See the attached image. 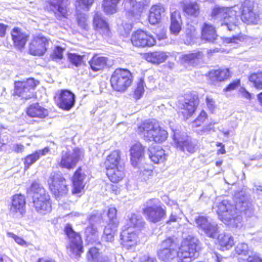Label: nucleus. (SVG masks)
<instances>
[{
  "label": "nucleus",
  "mask_w": 262,
  "mask_h": 262,
  "mask_svg": "<svg viewBox=\"0 0 262 262\" xmlns=\"http://www.w3.org/2000/svg\"><path fill=\"white\" fill-rule=\"evenodd\" d=\"M177 244L172 237H168L162 241L161 247L157 251L158 258L163 262H171L174 258L177 262H188L198 257L199 247L194 239H185L178 251Z\"/></svg>",
  "instance_id": "1"
},
{
  "label": "nucleus",
  "mask_w": 262,
  "mask_h": 262,
  "mask_svg": "<svg viewBox=\"0 0 262 262\" xmlns=\"http://www.w3.org/2000/svg\"><path fill=\"white\" fill-rule=\"evenodd\" d=\"M49 151L50 148L48 147H45L26 156L23 160L24 170H27L32 165L39 159L40 156H45Z\"/></svg>",
  "instance_id": "31"
},
{
  "label": "nucleus",
  "mask_w": 262,
  "mask_h": 262,
  "mask_svg": "<svg viewBox=\"0 0 262 262\" xmlns=\"http://www.w3.org/2000/svg\"><path fill=\"white\" fill-rule=\"evenodd\" d=\"M14 47L19 50L24 49L29 41L30 35L22 28L14 27L10 32Z\"/></svg>",
  "instance_id": "20"
},
{
  "label": "nucleus",
  "mask_w": 262,
  "mask_h": 262,
  "mask_svg": "<svg viewBox=\"0 0 262 262\" xmlns=\"http://www.w3.org/2000/svg\"><path fill=\"white\" fill-rule=\"evenodd\" d=\"M241 79H236L230 82L224 89V92L234 91L241 85Z\"/></svg>",
  "instance_id": "53"
},
{
  "label": "nucleus",
  "mask_w": 262,
  "mask_h": 262,
  "mask_svg": "<svg viewBox=\"0 0 262 262\" xmlns=\"http://www.w3.org/2000/svg\"><path fill=\"white\" fill-rule=\"evenodd\" d=\"M196 33V28L191 25H187V27L186 29V35L187 37L191 39L193 38Z\"/></svg>",
  "instance_id": "56"
},
{
  "label": "nucleus",
  "mask_w": 262,
  "mask_h": 262,
  "mask_svg": "<svg viewBox=\"0 0 262 262\" xmlns=\"http://www.w3.org/2000/svg\"><path fill=\"white\" fill-rule=\"evenodd\" d=\"M133 82V74L126 68H117L110 76V85L115 92H125L132 85Z\"/></svg>",
  "instance_id": "7"
},
{
  "label": "nucleus",
  "mask_w": 262,
  "mask_h": 262,
  "mask_svg": "<svg viewBox=\"0 0 262 262\" xmlns=\"http://www.w3.org/2000/svg\"><path fill=\"white\" fill-rule=\"evenodd\" d=\"M206 103L207 107L209 110L212 111L215 108V102L214 100L210 96H207L206 97Z\"/></svg>",
  "instance_id": "58"
},
{
  "label": "nucleus",
  "mask_w": 262,
  "mask_h": 262,
  "mask_svg": "<svg viewBox=\"0 0 262 262\" xmlns=\"http://www.w3.org/2000/svg\"><path fill=\"white\" fill-rule=\"evenodd\" d=\"M199 95L194 92L187 93L184 95V101L180 103L178 114L184 120L192 117L196 113L200 104Z\"/></svg>",
  "instance_id": "11"
},
{
  "label": "nucleus",
  "mask_w": 262,
  "mask_h": 262,
  "mask_svg": "<svg viewBox=\"0 0 262 262\" xmlns=\"http://www.w3.org/2000/svg\"><path fill=\"white\" fill-rule=\"evenodd\" d=\"M63 231L69 241L67 249L75 258H79L84 251L81 235L79 232H76L70 223L66 224Z\"/></svg>",
  "instance_id": "9"
},
{
  "label": "nucleus",
  "mask_w": 262,
  "mask_h": 262,
  "mask_svg": "<svg viewBox=\"0 0 262 262\" xmlns=\"http://www.w3.org/2000/svg\"><path fill=\"white\" fill-rule=\"evenodd\" d=\"M97 229L93 225L87 226L85 229V234L86 239H94L97 237Z\"/></svg>",
  "instance_id": "50"
},
{
  "label": "nucleus",
  "mask_w": 262,
  "mask_h": 262,
  "mask_svg": "<svg viewBox=\"0 0 262 262\" xmlns=\"http://www.w3.org/2000/svg\"><path fill=\"white\" fill-rule=\"evenodd\" d=\"M239 94L241 95V96L248 99L250 100L252 98V95L245 88L242 87L239 89Z\"/></svg>",
  "instance_id": "59"
},
{
  "label": "nucleus",
  "mask_w": 262,
  "mask_h": 262,
  "mask_svg": "<svg viewBox=\"0 0 262 262\" xmlns=\"http://www.w3.org/2000/svg\"><path fill=\"white\" fill-rule=\"evenodd\" d=\"M32 192L33 207L39 214L45 215L52 211L51 196L45 189L36 182L30 186Z\"/></svg>",
  "instance_id": "3"
},
{
  "label": "nucleus",
  "mask_w": 262,
  "mask_h": 262,
  "mask_svg": "<svg viewBox=\"0 0 262 262\" xmlns=\"http://www.w3.org/2000/svg\"><path fill=\"white\" fill-rule=\"evenodd\" d=\"M158 199L151 198L148 200L142 212L145 219L150 223L157 224L164 219L167 216L166 207L160 204Z\"/></svg>",
  "instance_id": "4"
},
{
  "label": "nucleus",
  "mask_w": 262,
  "mask_h": 262,
  "mask_svg": "<svg viewBox=\"0 0 262 262\" xmlns=\"http://www.w3.org/2000/svg\"><path fill=\"white\" fill-rule=\"evenodd\" d=\"M136 131L147 142L162 143L168 137V133L163 127L159 123L149 120L141 122L137 126Z\"/></svg>",
  "instance_id": "2"
},
{
  "label": "nucleus",
  "mask_w": 262,
  "mask_h": 262,
  "mask_svg": "<svg viewBox=\"0 0 262 262\" xmlns=\"http://www.w3.org/2000/svg\"><path fill=\"white\" fill-rule=\"evenodd\" d=\"M39 83V80L32 77L15 81L12 96L25 100L35 98L36 96L35 90Z\"/></svg>",
  "instance_id": "8"
},
{
  "label": "nucleus",
  "mask_w": 262,
  "mask_h": 262,
  "mask_svg": "<svg viewBox=\"0 0 262 262\" xmlns=\"http://www.w3.org/2000/svg\"><path fill=\"white\" fill-rule=\"evenodd\" d=\"M216 146L217 147H220L221 148L217 150V154H225L226 153V150L225 148V145L221 143L217 142L216 144Z\"/></svg>",
  "instance_id": "63"
},
{
  "label": "nucleus",
  "mask_w": 262,
  "mask_h": 262,
  "mask_svg": "<svg viewBox=\"0 0 262 262\" xmlns=\"http://www.w3.org/2000/svg\"><path fill=\"white\" fill-rule=\"evenodd\" d=\"M121 161V152L120 150L115 149L112 151L105 158L103 165L105 169L115 168L121 166L120 163Z\"/></svg>",
  "instance_id": "32"
},
{
  "label": "nucleus",
  "mask_w": 262,
  "mask_h": 262,
  "mask_svg": "<svg viewBox=\"0 0 262 262\" xmlns=\"http://www.w3.org/2000/svg\"><path fill=\"white\" fill-rule=\"evenodd\" d=\"M82 157V152L78 148H74L73 152L63 150L61 152L60 160L57 163V167L62 169L73 170L81 161Z\"/></svg>",
  "instance_id": "12"
},
{
  "label": "nucleus",
  "mask_w": 262,
  "mask_h": 262,
  "mask_svg": "<svg viewBox=\"0 0 262 262\" xmlns=\"http://www.w3.org/2000/svg\"><path fill=\"white\" fill-rule=\"evenodd\" d=\"M64 51L65 48L59 46H55L51 54V58L53 60L62 59L63 58V52Z\"/></svg>",
  "instance_id": "49"
},
{
  "label": "nucleus",
  "mask_w": 262,
  "mask_h": 262,
  "mask_svg": "<svg viewBox=\"0 0 262 262\" xmlns=\"http://www.w3.org/2000/svg\"><path fill=\"white\" fill-rule=\"evenodd\" d=\"M100 250L96 247H92L89 248L86 254L87 262H100L99 257Z\"/></svg>",
  "instance_id": "47"
},
{
  "label": "nucleus",
  "mask_w": 262,
  "mask_h": 262,
  "mask_svg": "<svg viewBox=\"0 0 262 262\" xmlns=\"http://www.w3.org/2000/svg\"><path fill=\"white\" fill-rule=\"evenodd\" d=\"M105 174L108 180L114 184L119 183L125 177V172L122 166L106 169Z\"/></svg>",
  "instance_id": "33"
},
{
  "label": "nucleus",
  "mask_w": 262,
  "mask_h": 262,
  "mask_svg": "<svg viewBox=\"0 0 262 262\" xmlns=\"http://www.w3.org/2000/svg\"><path fill=\"white\" fill-rule=\"evenodd\" d=\"M182 10L188 16L197 17L200 13V7L196 2H181Z\"/></svg>",
  "instance_id": "34"
},
{
  "label": "nucleus",
  "mask_w": 262,
  "mask_h": 262,
  "mask_svg": "<svg viewBox=\"0 0 262 262\" xmlns=\"http://www.w3.org/2000/svg\"><path fill=\"white\" fill-rule=\"evenodd\" d=\"M137 230H133L132 227H129L121 231L120 236V244L123 248L131 250L139 244V237L136 233Z\"/></svg>",
  "instance_id": "18"
},
{
  "label": "nucleus",
  "mask_w": 262,
  "mask_h": 262,
  "mask_svg": "<svg viewBox=\"0 0 262 262\" xmlns=\"http://www.w3.org/2000/svg\"><path fill=\"white\" fill-rule=\"evenodd\" d=\"M121 0H102L101 9L106 15H112L118 12V5Z\"/></svg>",
  "instance_id": "39"
},
{
  "label": "nucleus",
  "mask_w": 262,
  "mask_h": 262,
  "mask_svg": "<svg viewBox=\"0 0 262 262\" xmlns=\"http://www.w3.org/2000/svg\"><path fill=\"white\" fill-rule=\"evenodd\" d=\"M177 220L178 217L177 216L173 213H171L169 216L168 219L166 221V223L167 225H170L172 223L176 222Z\"/></svg>",
  "instance_id": "64"
},
{
  "label": "nucleus",
  "mask_w": 262,
  "mask_h": 262,
  "mask_svg": "<svg viewBox=\"0 0 262 262\" xmlns=\"http://www.w3.org/2000/svg\"><path fill=\"white\" fill-rule=\"evenodd\" d=\"M197 227L203 231L209 237H213L217 232V228L209 222L206 216L199 215L195 219Z\"/></svg>",
  "instance_id": "29"
},
{
  "label": "nucleus",
  "mask_w": 262,
  "mask_h": 262,
  "mask_svg": "<svg viewBox=\"0 0 262 262\" xmlns=\"http://www.w3.org/2000/svg\"><path fill=\"white\" fill-rule=\"evenodd\" d=\"M248 254V250L243 245H237L234 249V255L236 256H247Z\"/></svg>",
  "instance_id": "55"
},
{
  "label": "nucleus",
  "mask_w": 262,
  "mask_h": 262,
  "mask_svg": "<svg viewBox=\"0 0 262 262\" xmlns=\"http://www.w3.org/2000/svg\"><path fill=\"white\" fill-rule=\"evenodd\" d=\"M182 21L181 13L176 10L170 13V30L174 35H178L182 29Z\"/></svg>",
  "instance_id": "38"
},
{
  "label": "nucleus",
  "mask_w": 262,
  "mask_h": 262,
  "mask_svg": "<svg viewBox=\"0 0 262 262\" xmlns=\"http://www.w3.org/2000/svg\"><path fill=\"white\" fill-rule=\"evenodd\" d=\"M107 57L95 54L89 61V63L93 71L98 72L103 71L107 67Z\"/></svg>",
  "instance_id": "36"
},
{
  "label": "nucleus",
  "mask_w": 262,
  "mask_h": 262,
  "mask_svg": "<svg viewBox=\"0 0 262 262\" xmlns=\"http://www.w3.org/2000/svg\"><path fill=\"white\" fill-rule=\"evenodd\" d=\"M212 18H219L222 26H226L228 30L231 31L233 27L238 25L239 17L238 11L234 7H214L211 12Z\"/></svg>",
  "instance_id": "5"
},
{
  "label": "nucleus",
  "mask_w": 262,
  "mask_h": 262,
  "mask_svg": "<svg viewBox=\"0 0 262 262\" xmlns=\"http://www.w3.org/2000/svg\"><path fill=\"white\" fill-rule=\"evenodd\" d=\"M232 76V72L230 68L225 67H219L209 70L206 76L211 83L226 81Z\"/></svg>",
  "instance_id": "21"
},
{
  "label": "nucleus",
  "mask_w": 262,
  "mask_h": 262,
  "mask_svg": "<svg viewBox=\"0 0 262 262\" xmlns=\"http://www.w3.org/2000/svg\"><path fill=\"white\" fill-rule=\"evenodd\" d=\"M248 80L256 90H262V70L250 73L248 76Z\"/></svg>",
  "instance_id": "42"
},
{
  "label": "nucleus",
  "mask_w": 262,
  "mask_h": 262,
  "mask_svg": "<svg viewBox=\"0 0 262 262\" xmlns=\"http://www.w3.org/2000/svg\"><path fill=\"white\" fill-rule=\"evenodd\" d=\"M130 41L132 45L137 48H149L156 43L154 36L141 29H137L132 32Z\"/></svg>",
  "instance_id": "14"
},
{
  "label": "nucleus",
  "mask_w": 262,
  "mask_h": 262,
  "mask_svg": "<svg viewBox=\"0 0 262 262\" xmlns=\"http://www.w3.org/2000/svg\"><path fill=\"white\" fill-rule=\"evenodd\" d=\"M208 115L204 110H202L196 116V117L192 121L191 127L193 129L201 127L200 132L204 133L214 130V125L215 123L210 122L205 125V124L208 120Z\"/></svg>",
  "instance_id": "24"
},
{
  "label": "nucleus",
  "mask_w": 262,
  "mask_h": 262,
  "mask_svg": "<svg viewBox=\"0 0 262 262\" xmlns=\"http://www.w3.org/2000/svg\"><path fill=\"white\" fill-rule=\"evenodd\" d=\"M122 6L127 18L140 17L146 9V5L137 0H123Z\"/></svg>",
  "instance_id": "17"
},
{
  "label": "nucleus",
  "mask_w": 262,
  "mask_h": 262,
  "mask_svg": "<svg viewBox=\"0 0 262 262\" xmlns=\"http://www.w3.org/2000/svg\"><path fill=\"white\" fill-rule=\"evenodd\" d=\"M10 212L13 214H19L23 216L26 212V198L25 195L19 193L11 196Z\"/></svg>",
  "instance_id": "23"
},
{
  "label": "nucleus",
  "mask_w": 262,
  "mask_h": 262,
  "mask_svg": "<svg viewBox=\"0 0 262 262\" xmlns=\"http://www.w3.org/2000/svg\"><path fill=\"white\" fill-rule=\"evenodd\" d=\"M67 57L69 62L76 67L85 64L84 55H81L76 53H68Z\"/></svg>",
  "instance_id": "44"
},
{
  "label": "nucleus",
  "mask_w": 262,
  "mask_h": 262,
  "mask_svg": "<svg viewBox=\"0 0 262 262\" xmlns=\"http://www.w3.org/2000/svg\"><path fill=\"white\" fill-rule=\"evenodd\" d=\"M85 11L75 10V21L82 29L87 30L89 27V15Z\"/></svg>",
  "instance_id": "43"
},
{
  "label": "nucleus",
  "mask_w": 262,
  "mask_h": 262,
  "mask_svg": "<svg viewBox=\"0 0 262 262\" xmlns=\"http://www.w3.org/2000/svg\"><path fill=\"white\" fill-rule=\"evenodd\" d=\"M165 12V8L160 4L153 5L149 11L148 21L151 25H155L160 22L162 14Z\"/></svg>",
  "instance_id": "35"
},
{
  "label": "nucleus",
  "mask_w": 262,
  "mask_h": 262,
  "mask_svg": "<svg viewBox=\"0 0 262 262\" xmlns=\"http://www.w3.org/2000/svg\"><path fill=\"white\" fill-rule=\"evenodd\" d=\"M93 27L94 30L102 36H108L111 34L109 24L98 12L95 13L93 18Z\"/></svg>",
  "instance_id": "26"
},
{
  "label": "nucleus",
  "mask_w": 262,
  "mask_h": 262,
  "mask_svg": "<svg viewBox=\"0 0 262 262\" xmlns=\"http://www.w3.org/2000/svg\"><path fill=\"white\" fill-rule=\"evenodd\" d=\"M182 149L183 151H187L189 153H194L195 152V146L192 144L185 141L182 145Z\"/></svg>",
  "instance_id": "57"
},
{
  "label": "nucleus",
  "mask_w": 262,
  "mask_h": 262,
  "mask_svg": "<svg viewBox=\"0 0 262 262\" xmlns=\"http://www.w3.org/2000/svg\"><path fill=\"white\" fill-rule=\"evenodd\" d=\"M217 245L222 251L229 250L234 245V238L229 234H221L217 237Z\"/></svg>",
  "instance_id": "41"
},
{
  "label": "nucleus",
  "mask_w": 262,
  "mask_h": 262,
  "mask_svg": "<svg viewBox=\"0 0 262 262\" xmlns=\"http://www.w3.org/2000/svg\"><path fill=\"white\" fill-rule=\"evenodd\" d=\"M241 19L247 25L257 24L259 14L254 12V6L250 2H244L240 8Z\"/></svg>",
  "instance_id": "19"
},
{
  "label": "nucleus",
  "mask_w": 262,
  "mask_h": 262,
  "mask_svg": "<svg viewBox=\"0 0 262 262\" xmlns=\"http://www.w3.org/2000/svg\"><path fill=\"white\" fill-rule=\"evenodd\" d=\"M57 173L51 174L48 180V188L51 194L55 198H60L66 195L69 192V185L67 184L65 178L56 177Z\"/></svg>",
  "instance_id": "13"
},
{
  "label": "nucleus",
  "mask_w": 262,
  "mask_h": 262,
  "mask_svg": "<svg viewBox=\"0 0 262 262\" xmlns=\"http://www.w3.org/2000/svg\"><path fill=\"white\" fill-rule=\"evenodd\" d=\"M57 106L63 111H70L75 105L76 96L70 90L62 89L58 91L54 96Z\"/></svg>",
  "instance_id": "16"
},
{
  "label": "nucleus",
  "mask_w": 262,
  "mask_h": 262,
  "mask_svg": "<svg viewBox=\"0 0 262 262\" xmlns=\"http://www.w3.org/2000/svg\"><path fill=\"white\" fill-rule=\"evenodd\" d=\"M144 93V86L143 82H140L134 92V98L135 100H137L140 99Z\"/></svg>",
  "instance_id": "52"
},
{
  "label": "nucleus",
  "mask_w": 262,
  "mask_h": 262,
  "mask_svg": "<svg viewBox=\"0 0 262 262\" xmlns=\"http://www.w3.org/2000/svg\"><path fill=\"white\" fill-rule=\"evenodd\" d=\"M86 177V174L84 173L82 167L80 166H78L74 171L71 178L72 194L79 193L84 189L85 186L84 180Z\"/></svg>",
  "instance_id": "22"
},
{
  "label": "nucleus",
  "mask_w": 262,
  "mask_h": 262,
  "mask_svg": "<svg viewBox=\"0 0 262 262\" xmlns=\"http://www.w3.org/2000/svg\"><path fill=\"white\" fill-rule=\"evenodd\" d=\"M25 147L21 144H16L14 145L13 151L15 153H21L24 151Z\"/></svg>",
  "instance_id": "62"
},
{
  "label": "nucleus",
  "mask_w": 262,
  "mask_h": 262,
  "mask_svg": "<svg viewBox=\"0 0 262 262\" xmlns=\"http://www.w3.org/2000/svg\"><path fill=\"white\" fill-rule=\"evenodd\" d=\"M215 208L219 219L226 224H232L237 226L242 221V217L237 208L228 200L219 202Z\"/></svg>",
  "instance_id": "6"
},
{
  "label": "nucleus",
  "mask_w": 262,
  "mask_h": 262,
  "mask_svg": "<svg viewBox=\"0 0 262 262\" xmlns=\"http://www.w3.org/2000/svg\"><path fill=\"white\" fill-rule=\"evenodd\" d=\"M7 235L8 237L12 238L14 241L19 246L21 247H28L29 243L26 242L23 237L17 236L12 232H8Z\"/></svg>",
  "instance_id": "51"
},
{
  "label": "nucleus",
  "mask_w": 262,
  "mask_h": 262,
  "mask_svg": "<svg viewBox=\"0 0 262 262\" xmlns=\"http://www.w3.org/2000/svg\"><path fill=\"white\" fill-rule=\"evenodd\" d=\"M8 26L0 23V37L5 36Z\"/></svg>",
  "instance_id": "60"
},
{
  "label": "nucleus",
  "mask_w": 262,
  "mask_h": 262,
  "mask_svg": "<svg viewBox=\"0 0 262 262\" xmlns=\"http://www.w3.org/2000/svg\"><path fill=\"white\" fill-rule=\"evenodd\" d=\"M70 0H45L43 9L48 13L53 14L57 19H68L71 14Z\"/></svg>",
  "instance_id": "10"
},
{
  "label": "nucleus",
  "mask_w": 262,
  "mask_h": 262,
  "mask_svg": "<svg viewBox=\"0 0 262 262\" xmlns=\"http://www.w3.org/2000/svg\"><path fill=\"white\" fill-rule=\"evenodd\" d=\"M50 39L41 34L32 36L28 46V53L34 56H42L48 50Z\"/></svg>",
  "instance_id": "15"
},
{
  "label": "nucleus",
  "mask_w": 262,
  "mask_h": 262,
  "mask_svg": "<svg viewBox=\"0 0 262 262\" xmlns=\"http://www.w3.org/2000/svg\"><path fill=\"white\" fill-rule=\"evenodd\" d=\"M145 147L141 142L137 141L133 144L129 149L130 161L131 164L136 167L142 159L145 158Z\"/></svg>",
  "instance_id": "27"
},
{
  "label": "nucleus",
  "mask_w": 262,
  "mask_h": 262,
  "mask_svg": "<svg viewBox=\"0 0 262 262\" xmlns=\"http://www.w3.org/2000/svg\"><path fill=\"white\" fill-rule=\"evenodd\" d=\"M247 262H262V258L256 255L248 256Z\"/></svg>",
  "instance_id": "61"
},
{
  "label": "nucleus",
  "mask_w": 262,
  "mask_h": 262,
  "mask_svg": "<svg viewBox=\"0 0 262 262\" xmlns=\"http://www.w3.org/2000/svg\"><path fill=\"white\" fill-rule=\"evenodd\" d=\"M26 114L30 118L44 119L48 116V111L39 102L29 105L26 108Z\"/></svg>",
  "instance_id": "28"
},
{
  "label": "nucleus",
  "mask_w": 262,
  "mask_h": 262,
  "mask_svg": "<svg viewBox=\"0 0 262 262\" xmlns=\"http://www.w3.org/2000/svg\"><path fill=\"white\" fill-rule=\"evenodd\" d=\"M200 37L205 42L215 43L219 38L215 27L209 23H204L201 28Z\"/></svg>",
  "instance_id": "25"
},
{
  "label": "nucleus",
  "mask_w": 262,
  "mask_h": 262,
  "mask_svg": "<svg viewBox=\"0 0 262 262\" xmlns=\"http://www.w3.org/2000/svg\"><path fill=\"white\" fill-rule=\"evenodd\" d=\"M117 210L115 207H111L108 208L107 216L108 218V222L107 223L109 227H118L119 225V221L117 217Z\"/></svg>",
  "instance_id": "46"
},
{
  "label": "nucleus",
  "mask_w": 262,
  "mask_h": 262,
  "mask_svg": "<svg viewBox=\"0 0 262 262\" xmlns=\"http://www.w3.org/2000/svg\"><path fill=\"white\" fill-rule=\"evenodd\" d=\"M168 57L167 53L160 50L148 52L143 54V58L148 62L159 65L166 61Z\"/></svg>",
  "instance_id": "30"
},
{
  "label": "nucleus",
  "mask_w": 262,
  "mask_h": 262,
  "mask_svg": "<svg viewBox=\"0 0 262 262\" xmlns=\"http://www.w3.org/2000/svg\"><path fill=\"white\" fill-rule=\"evenodd\" d=\"M118 227H109L107 225L104 230V236L107 242H111L114 240V235Z\"/></svg>",
  "instance_id": "48"
},
{
  "label": "nucleus",
  "mask_w": 262,
  "mask_h": 262,
  "mask_svg": "<svg viewBox=\"0 0 262 262\" xmlns=\"http://www.w3.org/2000/svg\"><path fill=\"white\" fill-rule=\"evenodd\" d=\"M149 158L155 164H160L166 160V155L162 148L154 147L149 150Z\"/></svg>",
  "instance_id": "40"
},
{
  "label": "nucleus",
  "mask_w": 262,
  "mask_h": 262,
  "mask_svg": "<svg viewBox=\"0 0 262 262\" xmlns=\"http://www.w3.org/2000/svg\"><path fill=\"white\" fill-rule=\"evenodd\" d=\"M95 0H75L74 6L75 10L89 12Z\"/></svg>",
  "instance_id": "45"
},
{
  "label": "nucleus",
  "mask_w": 262,
  "mask_h": 262,
  "mask_svg": "<svg viewBox=\"0 0 262 262\" xmlns=\"http://www.w3.org/2000/svg\"><path fill=\"white\" fill-rule=\"evenodd\" d=\"M247 38V36L246 35L240 33L236 35H233L230 37L229 38L228 42L230 43H237L240 42L244 41Z\"/></svg>",
  "instance_id": "54"
},
{
  "label": "nucleus",
  "mask_w": 262,
  "mask_h": 262,
  "mask_svg": "<svg viewBox=\"0 0 262 262\" xmlns=\"http://www.w3.org/2000/svg\"><path fill=\"white\" fill-rule=\"evenodd\" d=\"M203 53L200 50H194L192 52L184 54L180 57V60L183 63H190L196 66L202 59Z\"/></svg>",
  "instance_id": "37"
}]
</instances>
